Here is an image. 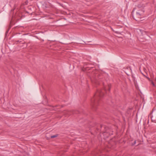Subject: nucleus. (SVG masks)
Returning <instances> with one entry per match:
<instances>
[{"label": "nucleus", "instance_id": "nucleus-14", "mask_svg": "<svg viewBox=\"0 0 156 156\" xmlns=\"http://www.w3.org/2000/svg\"><path fill=\"white\" fill-rule=\"evenodd\" d=\"M9 30H7L6 31V32H5V36H6V35H7V33H8V31H9Z\"/></svg>", "mask_w": 156, "mask_h": 156}, {"label": "nucleus", "instance_id": "nucleus-9", "mask_svg": "<svg viewBox=\"0 0 156 156\" xmlns=\"http://www.w3.org/2000/svg\"><path fill=\"white\" fill-rule=\"evenodd\" d=\"M95 79L96 80H97L98 78L100 79L101 78L100 77V76H98V74H96L95 76Z\"/></svg>", "mask_w": 156, "mask_h": 156}, {"label": "nucleus", "instance_id": "nucleus-5", "mask_svg": "<svg viewBox=\"0 0 156 156\" xmlns=\"http://www.w3.org/2000/svg\"><path fill=\"white\" fill-rule=\"evenodd\" d=\"M137 32L138 34L140 36L144 35L147 34L146 32L144 31V30H139Z\"/></svg>", "mask_w": 156, "mask_h": 156}, {"label": "nucleus", "instance_id": "nucleus-7", "mask_svg": "<svg viewBox=\"0 0 156 156\" xmlns=\"http://www.w3.org/2000/svg\"><path fill=\"white\" fill-rule=\"evenodd\" d=\"M107 130L108 132L106 133L107 134H108V135H111L113 134V131H112L109 128V129Z\"/></svg>", "mask_w": 156, "mask_h": 156}, {"label": "nucleus", "instance_id": "nucleus-4", "mask_svg": "<svg viewBox=\"0 0 156 156\" xmlns=\"http://www.w3.org/2000/svg\"><path fill=\"white\" fill-rule=\"evenodd\" d=\"M63 114L66 115V116H69L71 114H77L80 113L79 111L77 110L76 111H69L66 110L64 111L63 112Z\"/></svg>", "mask_w": 156, "mask_h": 156}, {"label": "nucleus", "instance_id": "nucleus-6", "mask_svg": "<svg viewBox=\"0 0 156 156\" xmlns=\"http://www.w3.org/2000/svg\"><path fill=\"white\" fill-rule=\"evenodd\" d=\"M113 32L114 33V35L116 36H118L121 34V32L116 31L115 30H112Z\"/></svg>", "mask_w": 156, "mask_h": 156}, {"label": "nucleus", "instance_id": "nucleus-2", "mask_svg": "<svg viewBox=\"0 0 156 156\" xmlns=\"http://www.w3.org/2000/svg\"><path fill=\"white\" fill-rule=\"evenodd\" d=\"M136 9H133L132 11V15L134 19L137 21L140 22L143 19L141 17V15L144 12V10L142 9L140 10H138V11H136Z\"/></svg>", "mask_w": 156, "mask_h": 156}, {"label": "nucleus", "instance_id": "nucleus-17", "mask_svg": "<svg viewBox=\"0 0 156 156\" xmlns=\"http://www.w3.org/2000/svg\"><path fill=\"white\" fill-rule=\"evenodd\" d=\"M91 42V41H87V42Z\"/></svg>", "mask_w": 156, "mask_h": 156}, {"label": "nucleus", "instance_id": "nucleus-3", "mask_svg": "<svg viewBox=\"0 0 156 156\" xmlns=\"http://www.w3.org/2000/svg\"><path fill=\"white\" fill-rule=\"evenodd\" d=\"M96 130L98 132H100V133H102L104 135H105V133L108 132L107 129H109V128L105 126L100 125L99 126V125L97 126L96 124Z\"/></svg>", "mask_w": 156, "mask_h": 156}, {"label": "nucleus", "instance_id": "nucleus-10", "mask_svg": "<svg viewBox=\"0 0 156 156\" xmlns=\"http://www.w3.org/2000/svg\"><path fill=\"white\" fill-rule=\"evenodd\" d=\"M151 120L153 122L156 123V120L154 119V118H153V117H151Z\"/></svg>", "mask_w": 156, "mask_h": 156}, {"label": "nucleus", "instance_id": "nucleus-18", "mask_svg": "<svg viewBox=\"0 0 156 156\" xmlns=\"http://www.w3.org/2000/svg\"><path fill=\"white\" fill-rule=\"evenodd\" d=\"M10 27L9 28V29H10Z\"/></svg>", "mask_w": 156, "mask_h": 156}, {"label": "nucleus", "instance_id": "nucleus-15", "mask_svg": "<svg viewBox=\"0 0 156 156\" xmlns=\"http://www.w3.org/2000/svg\"><path fill=\"white\" fill-rule=\"evenodd\" d=\"M151 83H152V84L154 86V87L155 86V84H154V83L153 81Z\"/></svg>", "mask_w": 156, "mask_h": 156}, {"label": "nucleus", "instance_id": "nucleus-13", "mask_svg": "<svg viewBox=\"0 0 156 156\" xmlns=\"http://www.w3.org/2000/svg\"><path fill=\"white\" fill-rule=\"evenodd\" d=\"M136 140H135L134 141V142L132 144V146L136 144Z\"/></svg>", "mask_w": 156, "mask_h": 156}, {"label": "nucleus", "instance_id": "nucleus-1", "mask_svg": "<svg viewBox=\"0 0 156 156\" xmlns=\"http://www.w3.org/2000/svg\"><path fill=\"white\" fill-rule=\"evenodd\" d=\"M111 87V85L110 84L106 86L104 85L103 89L97 90L94 97L91 99V105L92 109L94 110H95L96 109L97 106L99 104L100 98H101L104 94V92L106 91L107 90L110 91Z\"/></svg>", "mask_w": 156, "mask_h": 156}, {"label": "nucleus", "instance_id": "nucleus-11", "mask_svg": "<svg viewBox=\"0 0 156 156\" xmlns=\"http://www.w3.org/2000/svg\"><path fill=\"white\" fill-rule=\"evenodd\" d=\"M58 134H55V135L52 136H51V138H54L55 137H57L58 136Z\"/></svg>", "mask_w": 156, "mask_h": 156}, {"label": "nucleus", "instance_id": "nucleus-8", "mask_svg": "<svg viewBox=\"0 0 156 156\" xmlns=\"http://www.w3.org/2000/svg\"><path fill=\"white\" fill-rule=\"evenodd\" d=\"M142 6L141 5H137V6L134 9H136V10L137 9H140L141 8V9H139V10H140L142 9L143 10H144V9L143 8H142Z\"/></svg>", "mask_w": 156, "mask_h": 156}, {"label": "nucleus", "instance_id": "nucleus-16", "mask_svg": "<svg viewBox=\"0 0 156 156\" xmlns=\"http://www.w3.org/2000/svg\"><path fill=\"white\" fill-rule=\"evenodd\" d=\"M88 67H87V68H86V70H89V69H87V68H88Z\"/></svg>", "mask_w": 156, "mask_h": 156}, {"label": "nucleus", "instance_id": "nucleus-12", "mask_svg": "<svg viewBox=\"0 0 156 156\" xmlns=\"http://www.w3.org/2000/svg\"><path fill=\"white\" fill-rule=\"evenodd\" d=\"M55 26H50L49 27V28H51V29H52V28H53V29H54V28H55Z\"/></svg>", "mask_w": 156, "mask_h": 156}]
</instances>
